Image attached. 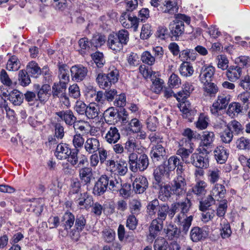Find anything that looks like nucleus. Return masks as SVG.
<instances>
[{
  "label": "nucleus",
  "mask_w": 250,
  "mask_h": 250,
  "mask_svg": "<svg viewBox=\"0 0 250 250\" xmlns=\"http://www.w3.org/2000/svg\"><path fill=\"white\" fill-rule=\"evenodd\" d=\"M120 21L123 27L126 28H132L134 31H136L138 28L139 21L136 16H132L127 12L122 14Z\"/></svg>",
  "instance_id": "obj_5"
},
{
  "label": "nucleus",
  "mask_w": 250,
  "mask_h": 250,
  "mask_svg": "<svg viewBox=\"0 0 250 250\" xmlns=\"http://www.w3.org/2000/svg\"><path fill=\"white\" fill-rule=\"evenodd\" d=\"M71 149L68 145L64 143L59 144L56 148L55 155L57 159L64 160L67 159L69 155L71 154Z\"/></svg>",
  "instance_id": "obj_19"
},
{
  "label": "nucleus",
  "mask_w": 250,
  "mask_h": 250,
  "mask_svg": "<svg viewBox=\"0 0 250 250\" xmlns=\"http://www.w3.org/2000/svg\"><path fill=\"white\" fill-rule=\"evenodd\" d=\"M194 90L193 86L188 82H186L183 86V91L177 93L176 96L178 102L185 100Z\"/></svg>",
  "instance_id": "obj_28"
},
{
  "label": "nucleus",
  "mask_w": 250,
  "mask_h": 250,
  "mask_svg": "<svg viewBox=\"0 0 250 250\" xmlns=\"http://www.w3.org/2000/svg\"><path fill=\"white\" fill-rule=\"evenodd\" d=\"M241 75L242 69L238 66H230L226 72L228 80L231 82H235L239 79Z\"/></svg>",
  "instance_id": "obj_21"
},
{
  "label": "nucleus",
  "mask_w": 250,
  "mask_h": 250,
  "mask_svg": "<svg viewBox=\"0 0 250 250\" xmlns=\"http://www.w3.org/2000/svg\"><path fill=\"white\" fill-rule=\"evenodd\" d=\"M26 69L28 73L34 78L38 77L42 73L41 68L35 62H29Z\"/></svg>",
  "instance_id": "obj_47"
},
{
  "label": "nucleus",
  "mask_w": 250,
  "mask_h": 250,
  "mask_svg": "<svg viewBox=\"0 0 250 250\" xmlns=\"http://www.w3.org/2000/svg\"><path fill=\"white\" fill-rule=\"evenodd\" d=\"M128 163L130 169L133 172L138 170L144 171L148 167L149 162L146 154H141L139 157L135 153H130L128 155Z\"/></svg>",
  "instance_id": "obj_2"
},
{
  "label": "nucleus",
  "mask_w": 250,
  "mask_h": 250,
  "mask_svg": "<svg viewBox=\"0 0 250 250\" xmlns=\"http://www.w3.org/2000/svg\"><path fill=\"white\" fill-rule=\"evenodd\" d=\"M230 96L229 95L220 94L217 97V100L210 107L211 114L215 116L219 115V111L225 109L230 101Z\"/></svg>",
  "instance_id": "obj_4"
},
{
  "label": "nucleus",
  "mask_w": 250,
  "mask_h": 250,
  "mask_svg": "<svg viewBox=\"0 0 250 250\" xmlns=\"http://www.w3.org/2000/svg\"><path fill=\"white\" fill-rule=\"evenodd\" d=\"M105 41L106 38L104 36L100 34L96 35L91 39L90 45L93 47V50H94L103 45L105 43Z\"/></svg>",
  "instance_id": "obj_48"
},
{
  "label": "nucleus",
  "mask_w": 250,
  "mask_h": 250,
  "mask_svg": "<svg viewBox=\"0 0 250 250\" xmlns=\"http://www.w3.org/2000/svg\"><path fill=\"white\" fill-rule=\"evenodd\" d=\"M56 114L62 120L64 121L66 124L69 125H74L76 120L73 113L70 110L57 112Z\"/></svg>",
  "instance_id": "obj_22"
},
{
  "label": "nucleus",
  "mask_w": 250,
  "mask_h": 250,
  "mask_svg": "<svg viewBox=\"0 0 250 250\" xmlns=\"http://www.w3.org/2000/svg\"><path fill=\"white\" fill-rule=\"evenodd\" d=\"M66 89V84L59 82L55 83L52 86V93L54 97H60L64 94Z\"/></svg>",
  "instance_id": "obj_51"
},
{
  "label": "nucleus",
  "mask_w": 250,
  "mask_h": 250,
  "mask_svg": "<svg viewBox=\"0 0 250 250\" xmlns=\"http://www.w3.org/2000/svg\"><path fill=\"white\" fill-rule=\"evenodd\" d=\"M99 140L96 138H88L84 144V149L88 154L96 153L100 148Z\"/></svg>",
  "instance_id": "obj_15"
},
{
  "label": "nucleus",
  "mask_w": 250,
  "mask_h": 250,
  "mask_svg": "<svg viewBox=\"0 0 250 250\" xmlns=\"http://www.w3.org/2000/svg\"><path fill=\"white\" fill-rule=\"evenodd\" d=\"M236 66L239 67H248L250 66V58L247 56H241L235 59Z\"/></svg>",
  "instance_id": "obj_61"
},
{
  "label": "nucleus",
  "mask_w": 250,
  "mask_h": 250,
  "mask_svg": "<svg viewBox=\"0 0 250 250\" xmlns=\"http://www.w3.org/2000/svg\"><path fill=\"white\" fill-rule=\"evenodd\" d=\"M106 167L115 176L124 175L128 169L126 163L122 161L115 162L113 160H109L106 162Z\"/></svg>",
  "instance_id": "obj_3"
},
{
  "label": "nucleus",
  "mask_w": 250,
  "mask_h": 250,
  "mask_svg": "<svg viewBox=\"0 0 250 250\" xmlns=\"http://www.w3.org/2000/svg\"><path fill=\"white\" fill-rule=\"evenodd\" d=\"M215 139V135L213 132L204 131L201 138L202 143L203 146H210Z\"/></svg>",
  "instance_id": "obj_46"
},
{
  "label": "nucleus",
  "mask_w": 250,
  "mask_h": 250,
  "mask_svg": "<svg viewBox=\"0 0 250 250\" xmlns=\"http://www.w3.org/2000/svg\"><path fill=\"white\" fill-rule=\"evenodd\" d=\"M108 176L102 175L96 183L93 188V193L97 195L103 194L108 188Z\"/></svg>",
  "instance_id": "obj_10"
},
{
  "label": "nucleus",
  "mask_w": 250,
  "mask_h": 250,
  "mask_svg": "<svg viewBox=\"0 0 250 250\" xmlns=\"http://www.w3.org/2000/svg\"><path fill=\"white\" fill-rule=\"evenodd\" d=\"M220 235L223 238H229L231 234L229 224L225 218L221 219Z\"/></svg>",
  "instance_id": "obj_39"
},
{
  "label": "nucleus",
  "mask_w": 250,
  "mask_h": 250,
  "mask_svg": "<svg viewBox=\"0 0 250 250\" xmlns=\"http://www.w3.org/2000/svg\"><path fill=\"white\" fill-rule=\"evenodd\" d=\"M215 200L216 199L215 197L210 194L204 200L200 202V209L202 211L207 210L208 207L214 204Z\"/></svg>",
  "instance_id": "obj_60"
},
{
  "label": "nucleus",
  "mask_w": 250,
  "mask_h": 250,
  "mask_svg": "<svg viewBox=\"0 0 250 250\" xmlns=\"http://www.w3.org/2000/svg\"><path fill=\"white\" fill-rule=\"evenodd\" d=\"M180 74L184 77H189L191 76L193 73V69L188 62H183L179 69Z\"/></svg>",
  "instance_id": "obj_56"
},
{
  "label": "nucleus",
  "mask_w": 250,
  "mask_h": 250,
  "mask_svg": "<svg viewBox=\"0 0 250 250\" xmlns=\"http://www.w3.org/2000/svg\"><path fill=\"white\" fill-rule=\"evenodd\" d=\"M160 206L157 199H154L148 202L146 206V211L148 215L151 217H155Z\"/></svg>",
  "instance_id": "obj_44"
},
{
  "label": "nucleus",
  "mask_w": 250,
  "mask_h": 250,
  "mask_svg": "<svg viewBox=\"0 0 250 250\" xmlns=\"http://www.w3.org/2000/svg\"><path fill=\"white\" fill-rule=\"evenodd\" d=\"M88 98H91V101H94L98 105L105 104L107 102L104 93L101 91L96 92L92 88L86 94Z\"/></svg>",
  "instance_id": "obj_18"
},
{
  "label": "nucleus",
  "mask_w": 250,
  "mask_h": 250,
  "mask_svg": "<svg viewBox=\"0 0 250 250\" xmlns=\"http://www.w3.org/2000/svg\"><path fill=\"white\" fill-rule=\"evenodd\" d=\"M226 190L224 185L220 184H216L213 187L210 191V194L215 197L217 201H219L225 197Z\"/></svg>",
  "instance_id": "obj_29"
},
{
  "label": "nucleus",
  "mask_w": 250,
  "mask_h": 250,
  "mask_svg": "<svg viewBox=\"0 0 250 250\" xmlns=\"http://www.w3.org/2000/svg\"><path fill=\"white\" fill-rule=\"evenodd\" d=\"M206 235V232L197 227L193 228L190 233L191 240L195 242H198L203 238H205Z\"/></svg>",
  "instance_id": "obj_40"
},
{
  "label": "nucleus",
  "mask_w": 250,
  "mask_h": 250,
  "mask_svg": "<svg viewBox=\"0 0 250 250\" xmlns=\"http://www.w3.org/2000/svg\"><path fill=\"white\" fill-rule=\"evenodd\" d=\"M64 227L66 230L70 229L73 226L75 221L74 215L70 212L65 213L63 216Z\"/></svg>",
  "instance_id": "obj_54"
},
{
  "label": "nucleus",
  "mask_w": 250,
  "mask_h": 250,
  "mask_svg": "<svg viewBox=\"0 0 250 250\" xmlns=\"http://www.w3.org/2000/svg\"><path fill=\"white\" fill-rule=\"evenodd\" d=\"M108 176L102 175L96 183L93 188V193L97 195L103 194L108 188Z\"/></svg>",
  "instance_id": "obj_11"
},
{
  "label": "nucleus",
  "mask_w": 250,
  "mask_h": 250,
  "mask_svg": "<svg viewBox=\"0 0 250 250\" xmlns=\"http://www.w3.org/2000/svg\"><path fill=\"white\" fill-rule=\"evenodd\" d=\"M165 154V149L161 144H157L153 146L150 151L151 157L154 161L162 160Z\"/></svg>",
  "instance_id": "obj_23"
},
{
  "label": "nucleus",
  "mask_w": 250,
  "mask_h": 250,
  "mask_svg": "<svg viewBox=\"0 0 250 250\" xmlns=\"http://www.w3.org/2000/svg\"><path fill=\"white\" fill-rule=\"evenodd\" d=\"M180 213L176 216L175 222L182 226L183 231L186 233L189 229L193 220L192 215L188 216L191 203L188 199L185 201L178 203Z\"/></svg>",
  "instance_id": "obj_1"
},
{
  "label": "nucleus",
  "mask_w": 250,
  "mask_h": 250,
  "mask_svg": "<svg viewBox=\"0 0 250 250\" xmlns=\"http://www.w3.org/2000/svg\"><path fill=\"white\" fill-rule=\"evenodd\" d=\"M196 184L193 188V192L196 195H205L206 193L207 184L204 181L196 179Z\"/></svg>",
  "instance_id": "obj_43"
},
{
  "label": "nucleus",
  "mask_w": 250,
  "mask_h": 250,
  "mask_svg": "<svg viewBox=\"0 0 250 250\" xmlns=\"http://www.w3.org/2000/svg\"><path fill=\"white\" fill-rule=\"evenodd\" d=\"M169 30L172 38L176 39L184 32V23L182 21L175 20L169 24Z\"/></svg>",
  "instance_id": "obj_12"
},
{
  "label": "nucleus",
  "mask_w": 250,
  "mask_h": 250,
  "mask_svg": "<svg viewBox=\"0 0 250 250\" xmlns=\"http://www.w3.org/2000/svg\"><path fill=\"white\" fill-rule=\"evenodd\" d=\"M163 227V222L158 219H153L149 227V234L147 237L148 241L152 242L155 239Z\"/></svg>",
  "instance_id": "obj_9"
},
{
  "label": "nucleus",
  "mask_w": 250,
  "mask_h": 250,
  "mask_svg": "<svg viewBox=\"0 0 250 250\" xmlns=\"http://www.w3.org/2000/svg\"><path fill=\"white\" fill-rule=\"evenodd\" d=\"M99 108L96 103L91 102L87 106L85 115L88 119H93L98 117Z\"/></svg>",
  "instance_id": "obj_35"
},
{
  "label": "nucleus",
  "mask_w": 250,
  "mask_h": 250,
  "mask_svg": "<svg viewBox=\"0 0 250 250\" xmlns=\"http://www.w3.org/2000/svg\"><path fill=\"white\" fill-rule=\"evenodd\" d=\"M59 78L60 82L66 84L69 81V67L65 64H62L59 67Z\"/></svg>",
  "instance_id": "obj_38"
},
{
  "label": "nucleus",
  "mask_w": 250,
  "mask_h": 250,
  "mask_svg": "<svg viewBox=\"0 0 250 250\" xmlns=\"http://www.w3.org/2000/svg\"><path fill=\"white\" fill-rule=\"evenodd\" d=\"M160 188V195L159 198L162 200H166L169 197L171 194H173V191L171 190V186L168 185H165L163 186V183H161V186H158Z\"/></svg>",
  "instance_id": "obj_45"
},
{
  "label": "nucleus",
  "mask_w": 250,
  "mask_h": 250,
  "mask_svg": "<svg viewBox=\"0 0 250 250\" xmlns=\"http://www.w3.org/2000/svg\"><path fill=\"white\" fill-rule=\"evenodd\" d=\"M143 125L141 123L137 118L132 119L126 125L127 130L133 133H137L142 129Z\"/></svg>",
  "instance_id": "obj_42"
},
{
  "label": "nucleus",
  "mask_w": 250,
  "mask_h": 250,
  "mask_svg": "<svg viewBox=\"0 0 250 250\" xmlns=\"http://www.w3.org/2000/svg\"><path fill=\"white\" fill-rule=\"evenodd\" d=\"M167 163L168 165L166 167L169 172L173 171L180 164L182 163L180 159L175 155L170 156L168 159Z\"/></svg>",
  "instance_id": "obj_57"
},
{
  "label": "nucleus",
  "mask_w": 250,
  "mask_h": 250,
  "mask_svg": "<svg viewBox=\"0 0 250 250\" xmlns=\"http://www.w3.org/2000/svg\"><path fill=\"white\" fill-rule=\"evenodd\" d=\"M168 210L169 207L167 204H163L160 205L158 211H157L158 216L157 219L163 222L167 217Z\"/></svg>",
  "instance_id": "obj_58"
},
{
  "label": "nucleus",
  "mask_w": 250,
  "mask_h": 250,
  "mask_svg": "<svg viewBox=\"0 0 250 250\" xmlns=\"http://www.w3.org/2000/svg\"><path fill=\"white\" fill-rule=\"evenodd\" d=\"M107 44L109 48L115 52L119 51L123 47V44L118 40L116 36L113 34L109 35Z\"/></svg>",
  "instance_id": "obj_33"
},
{
  "label": "nucleus",
  "mask_w": 250,
  "mask_h": 250,
  "mask_svg": "<svg viewBox=\"0 0 250 250\" xmlns=\"http://www.w3.org/2000/svg\"><path fill=\"white\" fill-rule=\"evenodd\" d=\"M166 175L167 177L170 176V172L167 169L165 165H161L156 167L153 171V176L156 184L161 186L162 183V178Z\"/></svg>",
  "instance_id": "obj_13"
},
{
  "label": "nucleus",
  "mask_w": 250,
  "mask_h": 250,
  "mask_svg": "<svg viewBox=\"0 0 250 250\" xmlns=\"http://www.w3.org/2000/svg\"><path fill=\"white\" fill-rule=\"evenodd\" d=\"M104 139L109 144H115L120 139L118 129L115 127H110L105 134Z\"/></svg>",
  "instance_id": "obj_24"
},
{
  "label": "nucleus",
  "mask_w": 250,
  "mask_h": 250,
  "mask_svg": "<svg viewBox=\"0 0 250 250\" xmlns=\"http://www.w3.org/2000/svg\"><path fill=\"white\" fill-rule=\"evenodd\" d=\"M50 90V86L48 84H43L39 89L38 95V101L42 104H44L49 99L50 94L48 93Z\"/></svg>",
  "instance_id": "obj_34"
},
{
  "label": "nucleus",
  "mask_w": 250,
  "mask_h": 250,
  "mask_svg": "<svg viewBox=\"0 0 250 250\" xmlns=\"http://www.w3.org/2000/svg\"><path fill=\"white\" fill-rule=\"evenodd\" d=\"M214 155L217 163L224 164L228 157L227 149L222 146H217L213 151Z\"/></svg>",
  "instance_id": "obj_25"
},
{
  "label": "nucleus",
  "mask_w": 250,
  "mask_h": 250,
  "mask_svg": "<svg viewBox=\"0 0 250 250\" xmlns=\"http://www.w3.org/2000/svg\"><path fill=\"white\" fill-rule=\"evenodd\" d=\"M216 69L211 65L205 64L203 65L200 70L199 80L201 83L213 81Z\"/></svg>",
  "instance_id": "obj_7"
},
{
  "label": "nucleus",
  "mask_w": 250,
  "mask_h": 250,
  "mask_svg": "<svg viewBox=\"0 0 250 250\" xmlns=\"http://www.w3.org/2000/svg\"><path fill=\"white\" fill-rule=\"evenodd\" d=\"M139 145L134 138H129L125 143V149L130 153H134L139 149Z\"/></svg>",
  "instance_id": "obj_49"
},
{
  "label": "nucleus",
  "mask_w": 250,
  "mask_h": 250,
  "mask_svg": "<svg viewBox=\"0 0 250 250\" xmlns=\"http://www.w3.org/2000/svg\"><path fill=\"white\" fill-rule=\"evenodd\" d=\"M30 208L27 209L28 211L34 212L36 215H39L43 210L42 199H35L30 204Z\"/></svg>",
  "instance_id": "obj_30"
},
{
  "label": "nucleus",
  "mask_w": 250,
  "mask_h": 250,
  "mask_svg": "<svg viewBox=\"0 0 250 250\" xmlns=\"http://www.w3.org/2000/svg\"><path fill=\"white\" fill-rule=\"evenodd\" d=\"M168 246V242L165 238L159 237L155 241L154 249V250H167Z\"/></svg>",
  "instance_id": "obj_63"
},
{
  "label": "nucleus",
  "mask_w": 250,
  "mask_h": 250,
  "mask_svg": "<svg viewBox=\"0 0 250 250\" xmlns=\"http://www.w3.org/2000/svg\"><path fill=\"white\" fill-rule=\"evenodd\" d=\"M186 182L182 175H179L171 182V190L173 194L180 196L186 192Z\"/></svg>",
  "instance_id": "obj_6"
},
{
  "label": "nucleus",
  "mask_w": 250,
  "mask_h": 250,
  "mask_svg": "<svg viewBox=\"0 0 250 250\" xmlns=\"http://www.w3.org/2000/svg\"><path fill=\"white\" fill-rule=\"evenodd\" d=\"M233 136L232 132L229 127H227L220 133L221 141L226 144H229L231 142Z\"/></svg>",
  "instance_id": "obj_64"
},
{
  "label": "nucleus",
  "mask_w": 250,
  "mask_h": 250,
  "mask_svg": "<svg viewBox=\"0 0 250 250\" xmlns=\"http://www.w3.org/2000/svg\"><path fill=\"white\" fill-rule=\"evenodd\" d=\"M182 135L185 137L179 142L182 146L192 145V140L195 137L194 132L189 128H186L182 132Z\"/></svg>",
  "instance_id": "obj_31"
},
{
  "label": "nucleus",
  "mask_w": 250,
  "mask_h": 250,
  "mask_svg": "<svg viewBox=\"0 0 250 250\" xmlns=\"http://www.w3.org/2000/svg\"><path fill=\"white\" fill-rule=\"evenodd\" d=\"M20 67V61L16 56H12L7 61L6 69L9 71H17Z\"/></svg>",
  "instance_id": "obj_53"
},
{
  "label": "nucleus",
  "mask_w": 250,
  "mask_h": 250,
  "mask_svg": "<svg viewBox=\"0 0 250 250\" xmlns=\"http://www.w3.org/2000/svg\"><path fill=\"white\" fill-rule=\"evenodd\" d=\"M208 121V116L204 113H201L197 121L196 122V127L200 130L204 129L207 127Z\"/></svg>",
  "instance_id": "obj_55"
},
{
  "label": "nucleus",
  "mask_w": 250,
  "mask_h": 250,
  "mask_svg": "<svg viewBox=\"0 0 250 250\" xmlns=\"http://www.w3.org/2000/svg\"><path fill=\"white\" fill-rule=\"evenodd\" d=\"M142 62L148 65L151 66L155 63V58L147 51L144 52L141 55Z\"/></svg>",
  "instance_id": "obj_62"
},
{
  "label": "nucleus",
  "mask_w": 250,
  "mask_h": 250,
  "mask_svg": "<svg viewBox=\"0 0 250 250\" xmlns=\"http://www.w3.org/2000/svg\"><path fill=\"white\" fill-rule=\"evenodd\" d=\"M179 148L177 150L176 154L180 156L183 161L187 164L190 163L188 161V158L190 154L193 151V147L192 145L182 146L180 142H179Z\"/></svg>",
  "instance_id": "obj_16"
},
{
  "label": "nucleus",
  "mask_w": 250,
  "mask_h": 250,
  "mask_svg": "<svg viewBox=\"0 0 250 250\" xmlns=\"http://www.w3.org/2000/svg\"><path fill=\"white\" fill-rule=\"evenodd\" d=\"M189 162L195 167L200 168H207L208 166V159L197 153L192 154Z\"/></svg>",
  "instance_id": "obj_17"
},
{
  "label": "nucleus",
  "mask_w": 250,
  "mask_h": 250,
  "mask_svg": "<svg viewBox=\"0 0 250 250\" xmlns=\"http://www.w3.org/2000/svg\"><path fill=\"white\" fill-rule=\"evenodd\" d=\"M129 207L132 213H138L142 207L140 200L136 198L131 199L129 202Z\"/></svg>",
  "instance_id": "obj_59"
},
{
  "label": "nucleus",
  "mask_w": 250,
  "mask_h": 250,
  "mask_svg": "<svg viewBox=\"0 0 250 250\" xmlns=\"http://www.w3.org/2000/svg\"><path fill=\"white\" fill-rule=\"evenodd\" d=\"M8 99L14 105H19L23 101V95L17 90H13L8 95Z\"/></svg>",
  "instance_id": "obj_41"
},
{
  "label": "nucleus",
  "mask_w": 250,
  "mask_h": 250,
  "mask_svg": "<svg viewBox=\"0 0 250 250\" xmlns=\"http://www.w3.org/2000/svg\"><path fill=\"white\" fill-rule=\"evenodd\" d=\"M108 188L113 191H118L122 186L121 179L119 176L108 177Z\"/></svg>",
  "instance_id": "obj_36"
},
{
  "label": "nucleus",
  "mask_w": 250,
  "mask_h": 250,
  "mask_svg": "<svg viewBox=\"0 0 250 250\" xmlns=\"http://www.w3.org/2000/svg\"><path fill=\"white\" fill-rule=\"evenodd\" d=\"M96 81L100 87L103 89L110 87L112 85L105 74H99L97 77Z\"/></svg>",
  "instance_id": "obj_50"
},
{
  "label": "nucleus",
  "mask_w": 250,
  "mask_h": 250,
  "mask_svg": "<svg viewBox=\"0 0 250 250\" xmlns=\"http://www.w3.org/2000/svg\"><path fill=\"white\" fill-rule=\"evenodd\" d=\"M243 107L238 102H232L229 105L227 114L231 118H234L241 113Z\"/></svg>",
  "instance_id": "obj_32"
},
{
  "label": "nucleus",
  "mask_w": 250,
  "mask_h": 250,
  "mask_svg": "<svg viewBox=\"0 0 250 250\" xmlns=\"http://www.w3.org/2000/svg\"><path fill=\"white\" fill-rule=\"evenodd\" d=\"M147 186L148 182L146 178L141 175L137 176L133 183V188L136 193H143Z\"/></svg>",
  "instance_id": "obj_14"
},
{
  "label": "nucleus",
  "mask_w": 250,
  "mask_h": 250,
  "mask_svg": "<svg viewBox=\"0 0 250 250\" xmlns=\"http://www.w3.org/2000/svg\"><path fill=\"white\" fill-rule=\"evenodd\" d=\"M204 84V94L209 97H214L218 91V88L216 84L211 82L203 83Z\"/></svg>",
  "instance_id": "obj_37"
},
{
  "label": "nucleus",
  "mask_w": 250,
  "mask_h": 250,
  "mask_svg": "<svg viewBox=\"0 0 250 250\" xmlns=\"http://www.w3.org/2000/svg\"><path fill=\"white\" fill-rule=\"evenodd\" d=\"M79 177L81 181L85 185L89 184L94 178L91 167H83L79 169Z\"/></svg>",
  "instance_id": "obj_20"
},
{
  "label": "nucleus",
  "mask_w": 250,
  "mask_h": 250,
  "mask_svg": "<svg viewBox=\"0 0 250 250\" xmlns=\"http://www.w3.org/2000/svg\"><path fill=\"white\" fill-rule=\"evenodd\" d=\"M70 72L72 80L79 82L83 81L85 78L88 70L86 67L82 65H75L71 67Z\"/></svg>",
  "instance_id": "obj_8"
},
{
  "label": "nucleus",
  "mask_w": 250,
  "mask_h": 250,
  "mask_svg": "<svg viewBox=\"0 0 250 250\" xmlns=\"http://www.w3.org/2000/svg\"><path fill=\"white\" fill-rule=\"evenodd\" d=\"M176 0H165L161 5L160 10L164 13L173 14L177 9Z\"/></svg>",
  "instance_id": "obj_26"
},
{
  "label": "nucleus",
  "mask_w": 250,
  "mask_h": 250,
  "mask_svg": "<svg viewBox=\"0 0 250 250\" xmlns=\"http://www.w3.org/2000/svg\"><path fill=\"white\" fill-rule=\"evenodd\" d=\"M86 224V220L82 215H78L76 218L75 227L76 230L72 233L71 237L73 239L77 240L79 236V232L84 228Z\"/></svg>",
  "instance_id": "obj_27"
},
{
  "label": "nucleus",
  "mask_w": 250,
  "mask_h": 250,
  "mask_svg": "<svg viewBox=\"0 0 250 250\" xmlns=\"http://www.w3.org/2000/svg\"><path fill=\"white\" fill-rule=\"evenodd\" d=\"M106 75L111 84H114L117 83L119 80V70L114 66H111L109 68L108 72Z\"/></svg>",
  "instance_id": "obj_52"
}]
</instances>
